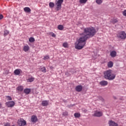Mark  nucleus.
Instances as JSON below:
<instances>
[{
	"mask_svg": "<svg viewBox=\"0 0 126 126\" xmlns=\"http://www.w3.org/2000/svg\"><path fill=\"white\" fill-rule=\"evenodd\" d=\"M104 77L108 80H114L116 78V74L113 73L112 70H107L103 72Z\"/></svg>",
	"mask_w": 126,
	"mask_h": 126,
	"instance_id": "2",
	"label": "nucleus"
},
{
	"mask_svg": "<svg viewBox=\"0 0 126 126\" xmlns=\"http://www.w3.org/2000/svg\"><path fill=\"white\" fill-rule=\"evenodd\" d=\"M6 105L8 108H12V107H14V105H15V102L14 101H9L6 102Z\"/></svg>",
	"mask_w": 126,
	"mask_h": 126,
	"instance_id": "5",
	"label": "nucleus"
},
{
	"mask_svg": "<svg viewBox=\"0 0 126 126\" xmlns=\"http://www.w3.org/2000/svg\"><path fill=\"white\" fill-rule=\"evenodd\" d=\"M84 32L80 33L81 37L77 40L75 44V48L77 50L83 49L86 44V41L89 38H92L97 33L96 30L94 27L85 28L83 29Z\"/></svg>",
	"mask_w": 126,
	"mask_h": 126,
	"instance_id": "1",
	"label": "nucleus"
},
{
	"mask_svg": "<svg viewBox=\"0 0 126 126\" xmlns=\"http://www.w3.org/2000/svg\"><path fill=\"white\" fill-rule=\"evenodd\" d=\"M9 34V32L7 30H5L4 31V36H7Z\"/></svg>",
	"mask_w": 126,
	"mask_h": 126,
	"instance_id": "24",
	"label": "nucleus"
},
{
	"mask_svg": "<svg viewBox=\"0 0 126 126\" xmlns=\"http://www.w3.org/2000/svg\"><path fill=\"white\" fill-rule=\"evenodd\" d=\"M24 10L25 12H31V9L28 7H25Z\"/></svg>",
	"mask_w": 126,
	"mask_h": 126,
	"instance_id": "19",
	"label": "nucleus"
},
{
	"mask_svg": "<svg viewBox=\"0 0 126 126\" xmlns=\"http://www.w3.org/2000/svg\"><path fill=\"white\" fill-rule=\"evenodd\" d=\"M63 2V0H58L55 1V7L57 11L61 9Z\"/></svg>",
	"mask_w": 126,
	"mask_h": 126,
	"instance_id": "3",
	"label": "nucleus"
},
{
	"mask_svg": "<svg viewBox=\"0 0 126 126\" xmlns=\"http://www.w3.org/2000/svg\"><path fill=\"white\" fill-rule=\"evenodd\" d=\"M49 59H50V57L49 56H48V55L45 56L43 57V60L44 61H46V60H49Z\"/></svg>",
	"mask_w": 126,
	"mask_h": 126,
	"instance_id": "30",
	"label": "nucleus"
},
{
	"mask_svg": "<svg viewBox=\"0 0 126 126\" xmlns=\"http://www.w3.org/2000/svg\"><path fill=\"white\" fill-rule=\"evenodd\" d=\"M20 72H21V69H16L14 71V73L15 75H19Z\"/></svg>",
	"mask_w": 126,
	"mask_h": 126,
	"instance_id": "13",
	"label": "nucleus"
},
{
	"mask_svg": "<svg viewBox=\"0 0 126 126\" xmlns=\"http://www.w3.org/2000/svg\"><path fill=\"white\" fill-rule=\"evenodd\" d=\"M109 126H119L118 124L116 123L115 122L113 121H110L109 122Z\"/></svg>",
	"mask_w": 126,
	"mask_h": 126,
	"instance_id": "11",
	"label": "nucleus"
},
{
	"mask_svg": "<svg viewBox=\"0 0 126 126\" xmlns=\"http://www.w3.org/2000/svg\"><path fill=\"white\" fill-rule=\"evenodd\" d=\"M111 22H112V23H113V24H115V23H117V22H118V19H113Z\"/></svg>",
	"mask_w": 126,
	"mask_h": 126,
	"instance_id": "26",
	"label": "nucleus"
},
{
	"mask_svg": "<svg viewBox=\"0 0 126 126\" xmlns=\"http://www.w3.org/2000/svg\"><path fill=\"white\" fill-rule=\"evenodd\" d=\"M29 50H30V47H29V46H28V45H25L24 46L23 51H24V52H25L26 53L28 52Z\"/></svg>",
	"mask_w": 126,
	"mask_h": 126,
	"instance_id": "12",
	"label": "nucleus"
},
{
	"mask_svg": "<svg viewBox=\"0 0 126 126\" xmlns=\"http://www.w3.org/2000/svg\"><path fill=\"white\" fill-rule=\"evenodd\" d=\"M31 120L32 123H36L38 121V118H37V116H36V115H32V116Z\"/></svg>",
	"mask_w": 126,
	"mask_h": 126,
	"instance_id": "8",
	"label": "nucleus"
},
{
	"mask_svg": "<svg viewBox=\"0 0 126 126\" xmlns=\"http://www.w3.org/2000/svg\"><path fill=\"white\" fill-rule=\"evenodd\" d=\"M26 121L23 119H21L20 121H19L18 122V125L20 126H26Z\"/></svg>",
	"mask_w": 126,
	"mask_h": 126,
	"instance_id": "7",
	"label": "nucleus"
},
{
	"mask_svg": "<svg viewBox=\"0 0 126 126\" xmlns=\"http://www.w3.org/2000/svg\"><path fill=\"white\" fill-rule=\"evenodd\" d=\"M102 116H103V112L99 111H95L94 112V113L93 115L94 117H102Z\"/></svg>",
	"mask_w": 126,
	"mask_h": 126,
	"instance_id": "6",
	"label": "nucleus"
},
{
	"mask_svg": "<svg viewBox=\"0 0 126 126\" xmlns=\"http://www.w3.org/2000/svg\"><path fill=\"white\" fill-rule=\"evenodd\" d=\"M35 80V78L31 76L27 79V82H33Z\"/></svg>",
	"mask_w": 126,
	"mask_h": 126,
	"instance_id": "17",
	"label": "nucleus"
},
{
	"mask_svg": "<svg viewBox=\"0 0 126 126\" xmlns=\"http://www.w3.org/2000/svg\"><path fill=\"white\" fill-rule=\"evenodd\" d=\"M75 90L77 91V92H81V91H82V86H77L75 88Z\"/></svg>",
	"mask_w": 126,
	"mask_h": 126,
	"instance_id": "10",
	"label": "nucleus"
},
{
	"mask_svg": "<svg viewBox=\"0 0 126 126\" xmlns=\"http://www.w3.org/2000/svg\"><path fill=\"white\" fill-rule=\"evenodd\" d=\"M99 84L101 86H107L108 85V81L105 80L101 81L99 82Z\"/></svg>",
	"mask_w": 126,
	"mask_h": 126,
	"instance_id": "9",
	"label": "nucleus"
},
{
	"mask_svg": "<svg viewBox=\"0 0 126 126\" xmlns=\"http://www.w3.org/2000/svg\"><path fill=\"white\" fill-rule=\"evenodd\" d=\"M3 18V16L2 15H0V20Z\"/></svg>",
	"mask_w": 126,
	"mask_h": 126,
	"instance_id": "38",
	"label": "nucleus"
},
{
	"mask_svg": "<svg viewBox=\"0 0 126 126\" xmlns=\"http://www.w3.org/2000/svg\"><path fill=\"white\" fill-rule=\"evenodd\" d=\"M118 38L125 40L126 38V33L124 32H120L117 33Z\"/></svg>",
	"mask_w": 126,
	"mask_h": 126,
	"instance_id": "4",
	"label": "nucleus"
},
{
	"mask_svg": "<svg viewBox=\"0 0 126 126\" xmlns=\"http://www.w3.org/2000/svg\"><path fill=\"white\" fill-rule=\"evenodd\" d=\"M63 116H68V113H67V112H64L63 113Z\"/></svg>",
	"mask_w": 126,
	"mask_h": 126,
	"instance_id": "34",
	"label": "nucleus"
},
{
	"mask_svg": "<svg viewBox=\"0 0 126 126\" xmlns=\"http://www.w3.org/2000/svg\"><path fill=\"white\" fill-rule=\"evenodd\" d=\"M24 89V87H23V86H19L16 88V90L19 91L20 92H22Z\"/></svg>",
	"mask_w": 126,
	"mask_h": 126,
	"instance_id": "15",
	"label": "nucleus"
},
{
	"mask_svg": "<svg viewBox=\"0 0 126 126\" xmlns=\"http://www.w3.org/2000/svg\"><path fill=\"white\" fill-rule=\"evenodd\" d=\"M113 98H114L115 100L117 99V97L116 96H113Z\"/></svg>",
	"mask_w": 126,
	"mask_h": 126,
	"instance_id": "39",
	"label": "nucleus"
},
{
	"mask_svg": "<svg viewBox=\"0 0 126 126\" xmlns=\"http://www.w3.org/2000/svg\"><path fill=\"white\" fill-rule=\"evenodd\" d=\"M6 98L7 99L8 101H11V100H12V98L9 95L6 96Z\"/></svg>",
	"mask_w": 126,
	"mask_h": 126,
	"instance_id": "31",
	"label": "nucleus"
},
{
	"mask_svg": "<svg viewBox=\"0 0 126 126\" xmlns=\"http://www.w3.org/2000/svg\"><path fill=\"white\" fill-rule=\"evenodd\" d=\"M24 93H25V94H28L31 92V89H25V90H24Z\"/></svg>",
	"mask_w": 126,
	"mask_h": 126,
	"instance_id": "18",
	"label": "nucleus"
},
{
	"mask_svg": "<svg viewBox=\"0 0 126 126\" xmlns=\"http://www.w3.org/2000/svg\"><path fill=\"white\" fill-rule=\"evenodd\" d=\"M41 71H42V72H46V67H43L42 68H40Z\"/></svg>",
	"mask_w": 126,
	"mask_h": 126,
	"instance_id": "27",
	"label": "nucleus"
},
{
	"mask_svg": "<svg viewBox=\"0 0 126 126\" xmlns=\"http://www.w3.org/2000/svg\"><path fill=\"white\" fill-rule=\"evenodd\" d=\"M96 2L97 4H101L103 2V1L102 0H96Z\"/></svg>",
	"mask_w": 126,
	"mask_h": 126,
	"instance_id": "29",
	"label": "nucleus"
},
{
	"mask_svg": "<svg viewBox=\"0 0 126 126\" xmlns=\"http://www.w3.org/2000/svg\"><path fill=\"white\" fill-rule=\"evenodd\" d=\"M42 106H43V107H46L49 105V101L48 100H43L42 102L41 103Z\"/></svg>",
	"mask_w": 126,
	"mask_h": 126,
	"instance_id": "14",
	"label": "nucleus"
},
{
	"mask_svg": "<svg viewBox=\"0 0 126 126\" xmlns=\"http://www.w3.org/2000/svg\"><path fill=\"white\" fill-rule=\"evenodd\" d=\"M55 7V3L53 2H50L49 3V7H50V8H53V7Z\"/></svg>",
	"mask_w": 126,
	"mask_h": 126,
	"instance_id": "21",
	"label": "nucleus"
},
{
	"mask_svg": "<svg viewBox=\"0 0 126 126\" xmlns=\"http://www.w3.org/2000/svg\"><path fill=\"white\" fill-rule=\"evenodd\" d=\"M58 29H59V30H63V26L62 25H59L58 26Z\"/></svg>",
	"mask_w": 126,
	"mask_h": 126,
	"instance_id": "22",
	"label": "nucleus"
},
{
	"mask_svg": "<svg viewBox=\"0 0 126 126\" xmlns=\"http://www.w3.org/2000/svg\"><path fill=\"white\" fill-rule=\"evenodd\" d=\"M107 65L108 67H112L113 65H114V63H113V62L110 61L108 63Z\"/></svg>",
	"mask_w": 126,
	"mask_h": 126,
	"instance_id": "20",
	"label": "nucleus"
},
{
	"mask_svg": "<svg viewBox=\"0 0 126 126\" xmlns=\"http://www.w3.org/2000/svg\"><path fill=\"white\" fill-rule=\"evenodd\" d=\"M49 34L51 35L52 37H56V34L52 32H49Z\"/></svg>",
	"mask_w": 126,
	"mask_h": 126,
	"instance_id": "32",
	"label": "nucleus"
},
{
	"mask_svg": "<svg viewBox=\"0 0 126 126\" xmlns=\"http://www.w3.org/2000/svg\"><path fill=\"white\" fill-rule=\"evenodd\" d=\"M4 126H10V124L9 123H6L4 125Z\"/></svg>",
	"mask_w": 126,
	"mask_h": 126,
	"instance_id": "35",
	"label": "nucleus"
},
{
	"mask_svg": "<svg viewBox=\"0 0 126 126\" xmlns=\"http://www.w3.org/2000/svg\"><path fill=\"white\" fill-rule=\"evenodd\" d=\"M75 118H80V114L78 113H76L74 114Z\"/></svg>",
	"mask_w": 126,
	"mask_h": 126,
	"instance_id": "23",
	"label": "nucleus"
},
{
	"mask_svg": "<svg viewBox=\"0 0 126 126\" xmlns=\"http://www.w3.org/2000/svg\"><path fill=\"white\" fill-rule=\"evenodd\" d=\"M80 3H86L87 2V0H80Z\"/></svg>",
	"mask_w": 126,
	"mask_h": 126,
	"instance_id": "28",
	"label": "nucleus"
},
{
	"mask_svg": "<svg viewBox=\"0 0 126 126\" xmlns=\"http://www.w3.org/2000/svg\"><path fill=\"white\" fill-rule=\"evenodd\" d=\"M82 110H83V112H84V113H87V109L85 108H83Z\"/></svg>",
	"mask_w": 126,
	"mask_h": 126,
	"instance_id": "37",
	"label": "nucleus"
},
{
	"mask_svg": "<svg viewBox=\"0 0 126 126\" xmlns=\"http://www.w3.org/2000/svg\"><path fill=\"white\" fill-rule=\"evenodd\" d=\"M110 56L112 58H115L117 56V52L115 51H112L110 52Z\"/></svg>",
	"mask_w": 126,
	"mask_h": 126,
	"instance_id": "16",
	"label": "nucleus"
},
{
	"mask_svg": "<svg viewBox=\"0 0 126 126\" xmlns=\"http://www.w3.org/2000/svg\"><path fill=\"white\" fill-rule=\"evenodd\" d=\"M123 14L124 16H126V10H124L123 12Z\"/></svg>",
	"mask_w": 126,
	"mask_h": 126,
	"instance_id": "36",
	"label": "nucleus"
},
{
	"mask_svg": "<svg viewBox=\"0 0 126 126\" xmlns=\"http://www.w3.org/2000/svg\"><path fill=\"white\" fill-rule=\"evenodd\" d=\"M63 47H64V48H67V43L66 42H64L63 43Z\"/></svg>",
	"mask_w": 126,
	"mask_h": 126,
	"instance_id": "33",
	"label": "nucleus"
},
{
	"mask_svg": "<svg viewBox=\"0 0 126 126\" xmlns=\"http://www.w3.org/2000/svg\"><path fill=\"white\" fill-rule=\"evenodd\" d=\"M29 42H30V43H33V42H35V39H34V38L33 37H31L29 39Z\"/></svg>",
	"mask_w": 126,
	"mask_h": 126,
	"instance_id": "25",
	"label": "nucleus"
}]
</instances>
